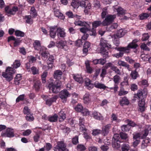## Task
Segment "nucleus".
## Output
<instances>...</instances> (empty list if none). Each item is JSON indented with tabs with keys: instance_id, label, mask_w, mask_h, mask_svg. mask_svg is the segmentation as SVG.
I'll list each match as a JSON object with an SVG mask.
<instances>
[{
	"instance_id": "obj_49",
	"label": "nucleus",
	"mask_w": 151,
	"mask_h": 151,
	"mask_svg": "<svg viewBox=\"0 0 151 151\" xmlns=\"http://www.w3.org/2000/svg\"><path fill=\"white\" fill-rule=\"evenodd\" d=\"M130 129V127L128 124L123 125L121 126V130L123 132H127L129 131Z\"/></svg>"
},
{
	"instance_id": "obj_11",
	"label": "nucleus",
	"mask_w": 151,
	"mask_h": 151,
	"mask_svg": "<svg viewBox=\"0 0 151 151\" xmlns=\"http://www.w3.org/2000/svg\"><path fill=\"white\" fill-rule=\"evenodd\" d=\"M115 15H108L106 16L105 20L102 22V24L104 26L108 25L112 23L114 19L116 18Z\"/></svg>"
},
{
	"instance_id": "obj_22",
	"label": "nucleus",
	"mask_w": 151,
	"mask_h": 151,
	"mask_svg": "<svg viewBox=\"0 0 151 151\" xmlns=\"http://www.w3.org/2000/svg\"><path fill=\"white\" fill-rule=\"evenodd\" d=\"M118 64L120 66H122L127 68L129 70H131V68L130 67L129 65L127 64V63L121 60H119L118 61Z\"/></svg>"
},
{
	"instance_id": "obj_59",
	"label": "nucleus",
	"mask_w": 151,
	"mask_h": 151,
	"mask_svg": "<svg viewBox=\"0 0 151 151\" xmlns=\"http://www.w3.org/2000/svg\"><path fill=\"white\" fill-rule=\"evenodd\" d=\"M72 142L73 144L75 145L78 143V136H75L72 139Z\"/></svg>"
},
{
	"instance_id": "obj_48",
	"label": "nucleus",
	"mask_w": 151,
	"mask_h": 151,
	"mask_svg": "<svg viewBox=\"0 0 151 151\" xmlns=\"http://www.w3.org/2000/svg\"><path fill=\"white\" fill-rule=\"evenodd\" d=\"M49 55V52L47 50V49H45V50H43L42 51L41 53V55L45 58H47L48 55Z\"/></svg>"
},
{
	"instance_id": "obj_24",
	"label": "nucleus",
	"mask_w": 151,
	"mask_h": 151,
	"mask_svg": "<svg viewBox=\"0 0 151 151\" xmlns=\"http://www.w3.org/2000/svg\"><path fill=\"white\" fill-rule=\"evenodd\" d=\"M58 116L59 118V121L60 122H63L66 118L65 114L62 110L61 111L58 113Z\"/></svg>"
},
{
	"instance_id": "obj_17",
	"label": "nucleus",
	"mask_w": 151,
	"mask_h": 151,
	"mask_svg": "<svg viewBox=\"0 0 151 151\" xmlns=\"http://www.w3.org/2000/svg\"><path fill=\"white\" fill-rule=\"evenodd\" d=\"M57 26H52L50 27L49 35L53 39L55 38L56 35Z\"/></svg>"
},
{
	"instance_id": "obj_19",
	"label": "nucleus",
	"mask_w": 151,
	"mask_h": 151,
	"mask_svg": "<svg viewBox=\"0 0 151 151\" xmlns=\"http://www.w3.org/2000/svg\"><path fill=\"white\" fill-rule=\"evenodd\" d=\"M53 11L54 15L60 19L63 20L65 18V16L63 14L60 12L59 9L55 8H53Z\"/></svg>"
},
{
	"instance_id": "obj_6",
	"label": "nucleus",
	"mask_w": 151,
	"mask_h": 151,
	"mask_svg": "<svg viewBox=\"0 0 151 151\" xmlns=\"http://www.w3.org/2000/svg\"><path fill=\"white\" fill-rule=\"evenodd\" d=\"M70 96V94L66 89H64L61 91L59 94V97L60 98L62 101L63 103L66 102L68 98Z\"/></svg>"
},
{
	"instance_id": "obj_3",
	"label": "nucleus",
	"mask_w": 151,
	"mask_h": 151,
	"mask_svg": "<svg viewBox=\"0 0 151 151\" xmlns=\"http://www.w3.org/2000/svg\"><path fill=\"white\" fill-rule=\"evenodd\" d=\"M16 72V70L12 67H8L6 68L5 71L3 72L2 76L7 81L10 82L13 78V75Z\"/></svg>"
},
{
	"instance_id": "obj_44",
	"label": "nucleus",
	"mask_w": 151,
	"mask_h": 151,
	"mask_svg": "<svg viewBox=\"0 0 151 151\" xmlns=\"http://www.w3.org/2000/svg\"><path fill=\"white\" fill-rule=\"evenodd\" d=\"M130 76L133 79H135L139 76L138 73L136 70L132 71Z\"/></svg>"
},
{
	"instance_id": "obj_30",
	"label": "nucleus",
	"mask_w": 151,
	"mask_h": 151,
	"mask_svg": "<svg viewBox=\"0 0 151 151\" xmlns=\"http://www.w3.org/2000/svg\"><path fill=\"white\" fill-rule=\"evenodd\" d=\"M119 135L121 140L124 142V141L128 140V137L127 134L123 132H121L119 133Z\"/></svg>"
},
{
	"instance_id": "obj_21",
	"label": "nucleus",
	"mask_w": 151,
	"mask_h": 151,
	"mask_svg": "<svg viewBox=\"0 0 151 151\" xmlns=\"http://www.w3.org/2000/svg\"><path fill=\"white\" fill-rule=\"evenodd\" d=\"M85 85L88 88V89H91L93 88L94 85L91 83V80L88 78L85 79Z\"/></svg>"
},
{
	"instance_id": "obj_58",
	"label": "nucleus",
	"mask_w": 151,
	"mask_h": 151,
	"mask_svg": "<svg viewBox=\"0 0 151 151\" xmlns=\"http://www.w3.org/2000/svg\"><path fill=\"white\" fill-rule=\"evenodd\" d=\"M113 78L114 81L116 84H118L119 83L120 78L119 76L116 75L114 76Z\"/></svg>"
},
{
	"instance_id": "obj_57",
	"label": "nucleus",
	"mask_w": 151,
	"mask_h": 151,
	"mask_svg": "<svg viewBox=\"0 0 151 151\" xmlns=\"http://www.w3.org/2000/svg\"><path fill=\"white\" fill-rule=\"evenodd\" d=\"M82 39H79L75 43L76 46L78 47H81L83 45V44L84 43Z\"/></svg>"
},
{
	"instance_id": "obj_7",
	"label": "nucleus",
	"mask_w": 151,
	"mask_h": 151,
	"mask_svg": "<svg viewBox=\"0 0 151 151\" xmlns=\"http://www.w3.org/2000/svg\"><path fill=\"white\" fill-rule=\"evenodd\" d=\"M110 46V48L111 49L116 50L117 51L120 52H119L114 55V56L116 58H119L122 57L124 53H128L130 52V51L129 50H128V51L126 52V51H124V50L123 49V48H126V47H117L114 46Z\"/></svg>"
},
{
	"instance_id": "obj_50",
	"label": "nucleus",
	"mask_w": 151,
	"mask_h": 151,
	"mask_svg": "<svg viewBox=\"0 0 151 151\" xmlns=\"http://www.w3.org/2000/svg\"><path fill=\"white\" fill-rule=\"evenodd\" d=\"M111 70L115 72L117 74L120 75L121 73L119 69L116 66H115L114 65L111 69Z\"/></svg>"
},
{
	"instance_id": "obj_27",
	"label": "nucleus",
	"mask_w": 151,
	"mask_h": 151,
	"mask_svg": "<svg viewBox=\"0 0 151 151\" xmlns=\"http://www.w3.org/2000/svg\"><path fill=\"white\" fill-rule=\"evenodd\" d=\"M23 19L25 20L26 23L30 24H32L33 23V20L31 16L30 15L25 16Z\"/></svg>"
},
{
	"instance_id": "obj_31",
	"label": "nucleus",
	"mask_w": 151,
	"mask_h": 151,
	"mask_svg": "<svg viewBox=\"0 0 151 151\" xmlns=\"http://www.w3.org/2000/svg\"><path fill=\"white\" fill-rule=\"evenodd\" d=\"M33 45L35 50H39L40 49L41 43L40 41L38 40H35Z\"/></svg>"
},
{
	"instance_id": "obj_23",
	"label": "nucleus",
	"mask_w": 151,
	"mask_h": 151,
	"mask_svg": "<svg viewBox=\"0 0 151 151\" xmlns=\"http://www.w3.org/2000/svg\"><path fill=\"white\" fill-rule=\"evenodd\" d=\"M58 115L56 114H55L49 116L48 117V120L51 122H57L58 121Z\"/></svg>"
},
{
	"instance_id": "obj_1",
	"label": "nucleus",
	"mask_w": 151,
	"mask_h": 151,
	"mask_svg": "<svg viewBox=\"0 0 151 151\" xmlns=\"http://www.w3.org/2000/svg\"><path fill=\"white\" fill-rule=\"evenodd\" d=\"M74 24L76 25L83 27L80 29V31L81 32L85 34L87 32L90 35H94V22L92 23V28L90 26L91 23L89 24L81 20H76L74 22Z\"/></svg>"
},
{
	"instance_id": "obj_28",
	"label": "nucleus",
	"mask_w": 151,
	"mask_h": 151,
	"mask_svg": "<svg viewBox=\"0 0 151 151\" xmlns=\"http://www.w3.org/2000/svg\"><path fill=\"white\" fill-rule=\"evenodd\" d=\"M62 74V72L60 70H56L54 72L53 76L54 78L57 79H60L61 78V76Z\"/></svg>"
},
{
	"instance_id": "obj_40",
	"label": "nucleus",
	"mask_w": 151,
	"mask_h": 151,
	"mask_svg": "<svg viewBox=\"0 0 151 151\" xmlns=\"http://www.w3.org/2000/svg\"><path fill=\"white\" fill-rule=\"evenodd\" d=\"M48 72L46 71H44L41 76L42 83H45L46 82V78L47 77Z\"/></svg>"
},
{
	"instance_id": "obj_38",
	"label": "nucleus",
	"mask_w": 151,
	"mask_h": 151,
	"mask_svg": "<svg viewBox=\"0 0 151 151\" xmlns=\"http://www.w3.org/2000/svg\"><path fill=\"white\" fill-rule=\"evenodd\" d=\"M116 11L117 12V14L119 16L124 14L125 13V10L120 7L116 9Z\"/></svg>"
},
{
	"instance_id": "obj_42",
	"label": "nucleus",
	"mask_w": 151,
	"mask_h": 151,
	"mask_svg": "<svg viewBox=\"0 0 151 151\" xmlns=\"http://www.w3.org/2000/svg\"><path fill=\"white\" fill-rule=\"evenodd\" d=\"M139 17L140 20L146 19L149 17L148 13H142L139 15Z\"/></svg>"
},
{
	"instance_id": "obj_35",
	"label": "nucleus",
	"mask_w": 151,
	"mask_h": 151,
	"mask_svg": "<svg viewBox=\"0 0 151 151\" xmlns=\"http://www.w3.org/2000/svg\"><path fill=\"white\" fill-rule=\"evenodd\" d=\"M111 127V124H108L104 126L103 127V133H104V135L107 134L109 133V129H110Z\"/></svg>"
},
{
	"instance_id": "obj_46",
	"label": "nucleus",
	"mask_w": 151,
	"mask_h": 151,
	"mask_svg": "<svg viewBox=\"0 0 151 151\" xmlns=\"http://www.w3.org/2000/svg\"><path fill=\"white\" fill-rule=\"evenodd\" d=\"M22 79V76L20 74H17L14 78V83L16 84H18L19 81Z\"/></svg>"
},
{
	"instance_id": "obj_53",
	"label": "nucleus",
	"mask_w": 151,
	"mask_h": 151,
	"mask_svg": "<svg viewBox=\"0 0 151 151\" xmlns=\"http://www.w3.org/2000/svg\"><path fill=\"white\" fill-rule=\"evenodd\" d=\"M14 41V42L13 43V44L14 47H16L19 45L21 42V40L19 38H15Z\"/></svg>"
},
{
	"instance_id": "obj_60",
	"label": "nucleus",
	"mask_w": 151,
	"mask_h": 151,
	"mask_svg": "<svg viewBox=\"0 0 151 151\" xmlns=\"http://www.w3.org/2000/svg\"><path fill=\"white\" fill-rule=\"evenodd\" d=\"M23 111L24 114L27 115L30 114V109L27 106H25L24 107Z\"/></svg>"
},
{
	"instance_id": "obj_45",
	"label": "nucleus",
	"mask_w": 151,
	"mask_h": 151,
	"mask_svg": "<svg viewBox=\"0 0 151 151\" xmlns=\"http://www.w3.org/2000/svg\"><path fill=\"white\" fill-rule=\"evenodd\" d=\"M15 35L17 37H23L24 36V33L23 32L17 30L15 31Z\"/></svg>"
},
{
	"instance_id": "obj_55",
	"label": "nucleus",
	"mask_w": 151,
	"mask_h": 151,
	"mask_svg": "<svg viewBox=\"0 0 151 151\" xmlns=\"http://www.w3.org/2000/svg\"><path fill=\"white\" fill-rule=\"evenodd\" d=\"M31 70L33 75L38 74H39V70L34 66H33L31 68Z\"/></svg>"
},
{
	"instance_id": "obj_43",
	"label": "nucleus",
	"mask_w": 151,
	"mask_h": 151,
	"mask_svg": "<svg viewBox=\"0 0 151 151\" xmlns=\"http://www.w3.org/2000/svg\"><path fill=\"white\" fill-rule=\"evenodd\" d=\"M76 149L78 151H84L86 149V148L83 145L78 144L77 146Z\"/></svg>"
},
{
	"instance_id": "obj_20",
	"label": "nucleus",
	"mask_w": 151,
	"mask_h": 151,
	"mask_svg": "<svg viewBox=\"0 0 151 151\" xmlns=\"http://www.w3.org/2000/svg\"><path fill=\"white\" fill-rule=\"evenodd\" d=\"M111 37L112 39V41L114 44L115 45L114 47H117L119 45V38L117 37L116 35H113L111 36Z\"/></svg>"
},
{
	"instance_id": "obj_32",
	"label": "nucleus",
	"mask_w": 151,
	"mask_h": 151,
	"mask_svg": "<svg viewBox=\"0 0 151 151\" xmlns=\"http://www.w3.org/2000/svg\"><path fill=\"white\" fill-rule=\"evenodd\" d=\"M90 95L88 93H86L83 96V102L84 103L87 104L90 102Z\"/></svg>"
},
{
	"instance_id": "obj_52",
	"label": "nucleus",
	"mask_w": 151,
	"mask_h": 151,
	"mask_svg": "<svg viewBox=\"0 0 151 151\" xmlns=\"http://www.w3.org/2000/svg\"><path fill=\"white\" fill-rule=\"evenodd\" d=\"M130 148V147L129 145L124 144L122 145L121 149L122 151H128Z\"/></svg>"
},
{
	"instance_id": "obj_33",
	"label": "nucleus",
	"mask_w": 151,
	"mask_h": 151,
	"mask_svg": "<svg viewBox=\"0 0 151 151\" xmlns=\"http://www.w3.org/2000/svg\"><path fill=\"white\" fill-rule=\"evenodd\" d=\"M106 59L105 58H101L99 59H95V64H100L101 65H104L106 61Z\"/></svg>"
},
{
	"instance_id": "obj_13",
	"label": "nucleus",
	"mask_w": 151,
	"mask_h": 151,
	"mask_svg": "<svg viewBox=\"0 0 151 151\" xmlns=\"http://www.w3.org/2000/svg\"><path fill=\"white\" fill-rule=\"evenodd\" d=\"M138 41L137 39H135L129 43L127 46L126 47V48H123V49L127 52L128 51V50L130 51V50L131 48L135 49L138 46L137 44L136 43Z\"/></svg>"
},
{
	"instance_id": "obj_39",
	"label": "nucleus",
	"mask_w": 151,
	"mask_h": 151,
	"mask_svg": "<svg viewBox=\"0 0 151 151\" xmlns=\"http://www.w3.org/2000/svg\"><path fill=\"white\" fill-rule=\"evenodd\" d=\"M95 87L105 89L107 87L104 84L101 83H95Z\"/></svg>"
},
{
	"instance_id": "obj_2",
	"label": "nucleus",
	"mask_w": 151,
	"mask_h": 151,
	"mask_svg": "<svg viewBox=\"0 0 151 151\" xmlns=\"http://www.w3.org/2000/svg\"><path fill=\"white\" fill-rule=\"evenodd\" d=\"M100 45L101 46L100 50V54L104 58L106 59L109 58V52L105 47H107L108 48L111 49L110 48V46H112L111 45L108 44L107 42L105 40H101Z\"/></svg>"
},
{
	"instance_id": "obj_15",
	"label": "nucleus",
	"mask_w": 151,
	"mask_h": 151,
	"mask_svg": "<svg viewBox=\"0 0 151 151\" xmlns=\"http://www.w3.org/2000/svg\"><path fill=\"white\" fill-rule=\"evenodd\" d=\"M34 83L33 88L36 91H38L41 86V83L40 81L37 78H34L33 80Z\"/></svg>"
},
{
	"instance_id": "obj_29",
	"label": "nucleus",
	"mask_w": 151,
	"mask_h": 151,
	"mask_svg": "<svg viewBox=\"0 0 151 151\" xmlns=\"http://www.w3.org/2000/svg\"><path fill=\"white\" fill-rule=\"evenodd\" d=\"M120 104L122 106L128 105L129 104V101L126 97H124L120 101Z\"/></svg>"
},
{
	"instance_id": "obj_37",
	"label": "nucleus",
	"mask_w": 151,
	"mask_h": 151,
	"mask_svg": "<svg viewBox=\"0 0 151 151\" xmlns=\"http://www.w3.org/2000/svg\"><path fill=\"white\" fill-rule=\"evenodd\" d=\"M125 35L124 32L122 29H120L117 31L116 34H114V35H116L117 37L119 38L122 37Z\"/></svg>"
},
{
	"instance_id": "obj_5",
	"label": "nucleus",
	"mask_w": 151,
	"mask_h": 151,
	"mask_svg": "<svg viewBox=\"0 0 151 151\" xmlns=\"http://www.w3.org/2000/svg\"><path fill=\"white\" fill-rule=\"evenodd\" d=\"M54 151H68L66 148V145L63 141L58 142L56 145L53 148Z\"/></svg>"
},
{
	"instance_id": "obj_51",
	"label": "nucleus",
	"mask_w": 151,
	"mask_h": 151,
	"mask_svg": "<svg viewBox=\"0 0 151 151\" xmlns=\"http://www.w3.org/2000/svg\"><path fill=\"white\" fill-rule=\"evenodd\" d=\"M95 119L99 120H103L104 119L103 116L99 113H95Z\"/></svg>"
},
{
	"instance_id": "obj_34",
	"label": "nucleus",
	"mask_w": 151,
	"mask_h": 151,
	"mask_svg": "<svg viewBox=\"0 0 151 151\" xmlns=\"http://www.w3.org/2000/svg\"><path fill=\"white\" fill-rule=\"evenodd\" d=\"M114 141L119 142H123V141L121 140L119 134H114L112 140V142Z\"/></svg>"
},
{
	"instance_id": "obj_8",
	"label": "nucleus",
	"mask_w": 151,
	"mask_h": 151,
	"mask_svg": "<svg viewBox=\"0 0 151 151\" xmlns=\"http://www.w3.org/2000/svg\"><path fill=\"white\" fill-rule=\"evenodd\" d=\"M75 109L78 112H81L82 115L83 116H86L89 114V112L88 110L86 109L83 108L81 104H78L75 107Z\"/></svg>"
},
{
	"instance_id": "obj_47",
	"label": "nucleus",
	"mask_w": 151,
	"mask_h": 151,
	"mask_svg": "<svg viewBox=\"0 0 151 151\" xmlns=\"http://www.w3.org/2000/svg\"><path fill=\"white\" fill-rule=\"evenodd\" d=\"M30 13L32 15L33 17H35L37 16L36 11L34 7H31Z\"/></svg>"
},
{
	"instance_id": "obj_12",
	"label": "nucleus",
	"mask_w": 151,
	"mask_h": 151,
	"mask_svg": "<svg viewBox=\"0 0 151 151\" xmlns=\"http://www.w3.org/2000/svg\"><path fill=\"white\" fill-rule=\"evenodd\" d=\"M1 136L4 137L11 138L13 137L14 136V131L13 129L8 128L5 132H2L1 134Z\"/></svg>"
},
{
	"instance_id": "obj_64",
	"label": "nucleus",
	"mask_w": 151,
	"mask_h": 151,
	"mask_svg": "<svg viewBox=\"0 0 151 151\" xmlns=\"http://www.w3.org/2000/svg\"><path fill=\"white\" fill-rule=\"evenodd\" d=\"M141 48L143 50L149 51H150V49L147 46V45L145 43L142 44L140 46Z\"/></svg>"
},
{
	"instance_id": "obj_25",
	"label": "nucleus",
	"mask_w": 151,
	"mask_h": 151,
	"mask_svg": "<svg viewBox=\"0 0 151 151\" xmlns=\"http://www.w3.org/2000/svg\"><path fill=\"white\" fill-rule=\"evenodd\" d=\"M66 42L63 40H60L58 44V48L66 50L68 48L67 46L66 45Z\"/></svg>"
},
{
	"instance_id": "obj_18",
	"label": "nucleus",
	"mask_w": 151,
	"mask_h": 151,
	"mask_svg": "<svg viewBox=\"0 0 151 151\" xmlns=\"http://www.w3.org/2000/svg\"><path fill=\"white\" fill-rule=\"evenodd\" d=\"M56 31L57 35L58 38H64L65 36L66 33L63 29L57 27Z\"/></svg>"
},
{
	"instance_id": "obj_41",
	"label": "nucleus",
	"mask_w": 151,
	"mask_h": 151,
	"mask_svg": "<svg viewBox=\"0 0 151 151\" xmlns=\"http://www.w3.org/2000/svg\"><path fill=\"white\" fill-rule=\"evenodd\" d=\"M21 65L20 61L19 60H16L14 62L13 65H12V68L14 69H16L19 67Z\"/></svg>"
},
{
	"instance_id": "obj_63",
	"label": "nucleus",
	"mask_w": 151,
	"mask_h": 151,
	"mask_svg": "<svg viewBox=\"0 0 151 151\" xmlns=\"http://www.w3.org/2000/svg\"><path fill=\"white\" fill-rule=\"evenodd\" d=\"M26 119L28 121L31 122L34 120V118L32 115H27L25 116Z\"/></svg>"
},
{
	"instance_id": "obj_9",
	"label": "nucleus",
	"mask_w": 151,
	"mask_h": 151,
	"mask_svg": "<svg viewBox=\"0 0 151 151\" xmlns=\"http://www.w3.org/2000/svg\"><path fill=\"white\" fill-rule=\"evenodd\" d=\"M5 12L8 14L14 15L18 10V8L16 6H7L4 8Z\"/></svg>"
},
{
	"instance_id": "obj_26",
	"label": "nucleus",
	"mask_w": 151,
	"mask_h": 151,
	"mask_svg": "<svg viewBox=\"0 0 151 151\" xmlns=\"http://www.w3.org/2000/svg\"><path fill=\"white\" fill-rule=\"evenodd\" d=\"M73 78L76 81L80 83H82L83 82V79L81 75L78 74L74 75Z\"/></svg>"
},
{
	"instance_id": "obj_54",
	"label": "nucleus",
	"mask_w": 151,
	"mask_h": 151,
	"mask_svg": "<svg viewBox=\"0 0 151 151\" xmlns=\"http://www.w3.org/2000/svg\"><path fill=\"white\" fill-rule=\"evenodd\" d=\"M133 139L134 140L135 139H140V138L141 137V134L139 133H135L133 134Z\"/></svg>"
},
{
	"instance_id": "obj_4",
	"label": "nucleus",
	"mask_w": 151,
	"mask_h": 151,
	"mask_svg": "<svg viewBox=\"0 0 151 151\" xmlns=\"http://www.w3.org/2000/svg\"><path fill=\"white\" fill-rule=\"evenodd\" d=\"M61 82L60 81H58L56 82L53 83L51 82L49 83L48 87L49 90L55 93H57L60 91L61 86Z\"/></svg>"
},
{
	"instance_id": "obj_10",
	"label": "nucleus",
	"mask_w": 151,
	"mask_h": 151,
	"mask_svg": "<svg viewBox=\"0 0 151 151\" xmlns=\"http://www.w3.org/2000/svg\"><path fill=\"white\" fill-rule=\"evenodd\" d=\"M41 97L46 101V104L49 106H51L52 104L55 102L57 99V96H56L50 98H48V96L45 95H42Z\"/></svg>"
},
{
	"instance_id": "obj_61",
	"label": "nucleus",
	"mask_w": 151,
	"mask_h": 151,
	"mask_svg": "<svg viewBox=\"0 0 151 151\" xmlns=\"http://www.w3.org/2000/svg\"><path fill=\"white\" fill-rule=\"evenodd\" d=\"M80 127L79 129L83 133L86 132L87 129L85 127L84 124H79Z\"/></svg>"
},
{
	"instance_id": "obj_14",
	"label": "nucleus",
	"mask_w": 151,
	"mask_h": 151,
	"mask_svg": "<svg viewBox=\"0 0 151 151\" xmlns=\"http://www.w3.org/2000/svg\"><path fill=\"white\" fill-rule=\"evenodd\" d=\"M145 99L144 97L138 102V111L143 112L145 111L147 106L145 102Z\"/></svg>"
},
{
	"instance_id": "obj_36",
	"label": "nucleus",
	"mask_w": 151,
	"mask_h": 151,
	"mask_svg": "<svg viewBox=\"0 0 151 151\" xmlns=\"http://www.w3.org/2000/svg\"><path fill=\"white\" fill-rule=\"evenodd\" d=\"M71 4L73 8H77L79 6V1L78 0H73Z\"/></svg>"
},
{
	"instance_id": "obj_56",
	"label": "nucleus",
	"mask_w": 151,
	"mask_h": 151,
	"mask_svg": "<svg viewBox=\"0 0 151 151\" xmlns=\"http://www.w3.org/2000/svg\"><path fill=\"white\" fill-rule=\"evenodd\" d=\"M25 95L23 94L20 95L16 99V102L17 103L19 102L20 101H23L24 100Z\"/></svg>"
},
{
	"instance_id": "obj_62",
	"label": "nucleus",
	"mask_w": 151,
	"mask_h": 151,
	"mask_svg": "<svg viewBox=\"0 0 151 151\" xmlns=\"http://www.w3.org/2000/svg\"><path fill=\"white\" fill-rule=\"evenodd\" d=\"M107 13V9L106 8H104L102 10L101 16L102 18H104Z\"/></svg>"
},
{
	"instance_id": "obj_16",
	"label": "nucleus",
	"mask_w": 151,
	"mask_h": 151,
	"mask_svg": "<svg viewBox=\"0 0 151 151\" xmlns=\"http://www.w3.org/2000/svg\"><path fill=\"white\" fill-rule=\"evenodd\" d=\"M91 63V61L89 60H86L85 62L86 72L89 74H91L93 71V68L90 66Z\"/></svg>"
}]
</instances>
